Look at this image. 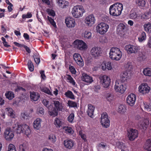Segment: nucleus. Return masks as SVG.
I'll return each instance as SVG.
<instances>
[{
  "mask_svg": "<svg viewBox=\"0 0 151 151\" xmlns=\"http://www.w3.org/2000/svg\"><path fill=\"white\" fill-rule=\"evenodd\" d=\"M57 3L61 8H64L68 5V2L66 1L63 0H58Z\"/></svg>",
  "mask_w": 151,
  "mask_h": 151,
  "instance_id": "obj_25",
  "label": "nucleus"
},
{
  "mask_svg": "<svg viewBox=\"0 0 151 151\" xmlns=\"http://www.w3.org/2000/svg\"><path fill=\"white\" fill-rule=\"evenodd\" d=\"M149 122L147 121L145 122H139L138 123V125L139 127L141 129H146L149 124Z\"/></svg>",
  "mask_w": 151,
  "mask_h": 151,
  "instance_id": "obj_31",
  "label": "nucleus"
},
{
  "mask_svg": "<svg viewBox=\"0 0 151 151\" xmlns=\"http://www.w3.org/2000/svg\"><path fill=\"white\" fill-rule=\"evenodd\" d=\"M49 14L50 16L54 17L55 15V11L52 10H50L48 11Z\"/></svg>",
  "mask_w": 151,
  "mask_h": 151,
  "instance_id": "obj_63",
  "label": "nucleus"
},
{
  "mask_svg": "<svg viewBox=\"0 0 151 151\" xmlns=\"http://www.w3.org/2000/svg\"><path fill=\"white\" fill-rule=\"evenodd\" d=\"M91 53L94 57L99 56L102 53L101 49L99 47H94L91 49Z\"/></svg>",
  "mask_w": 151,
  "mask_h": 151,
  "instance_id": "obj_15",
  "label": "nucleus"
},
{
  "mask_svg": "<svg viewBox=\"0 0 151 151\" xmlns=\"http://www.w3.org/2000/svg\"><path fill=\"white\" fill-rule=\"evenodd\" d=\"M1 39L3 41L2 43L4 47H10V45L8 44L7 42L6 41L4 37H2Z\"/></svg>",
  "mask_w": 151,
  "mask_h": 151,
  "instance_id": "obj_53",
  "label": "nucleus"
},
{
  "mask_svg": "<svg viewBox=\"0 0 151 151\" xmlns=\"http://www.w3.org/2000/svg\"><path fill=\"white\" fill-rule=\"evenodd\" d=\"M126 107L125 105H120L118 109V112L121 114H123L126 112Z\"/></svg>",
  "mask_w": 151,
  "mask_h": 151,
  "instance_id": "obj_33",
  "label": "nucleus"
},
{
  "mask_svg": "<svg viewBox=\"0 0 151 151\" xmlns=\"http://www.w3.org/2000/svg\"><path fill=\"white\" fill-rule=\"evenodd\" d=\"M12 129L17 133H22L28 137L31 132V130L28 126L26 124H19L17 122L13 125Z\"/></svg>",
  "mask_w": 151,
  "mask_h": 151,
  "instance_id": "obj_1",
  "label": "nucleus"
},
{
  "mask_svg": "<svg viewBox=\"0 0 151 151\" xmlns=\"http://www.w3.org/2000/svg\"><path fill=\"white\" fill-rule=\"evenodd\" d=\"M73 59L77 64L80 66L82 67L84 65L83 60L80 54L75 53L73 55Z\"/></svg>",
  "mask_w": 151,
  "mask_h": 151,
  "instance_id": "obj_14",
  "label": "nucleus"
},
{
  "mask_svg": "<svg viewBox=\"0 0 151 151\" xmlns=\"http://www.w3.org/2000/svg\"><path fill=\"white\" fill-rule=\"evenodd\" d=\"M74 114L73 113L71 114L68 117V121L70 122H72L74 119Z\"/></svg>",
  "mask_w": 151,
  "mask_h": 151,
  "instance_id": "obj_54",
  "label": "nucleus"
},
{
  "mask_svg": "<svg viewBox=\"0 0 151 151\" xmlns=\"http://www.w3.org/2000/svg\"><path fill=\"white\" fill-rule=\"evenodd\" d=\"M14 134L13 132L9 128L6 129L4 133V137L7 141L11 140L14 137Z\"/></svg>",
  "mask_w": 151,
  "mask_h": 151,
  "instance_id": "obj_11",
  "label": "nucleus"
},
{
  "mask_svg": "<svg viewBox=\"0 0 151 151\" xmlns=\"http://www.w3.org/2000/svg\"><path fill=\"white\" fill-rule=\"evenodd\" d=\"M73 43L78 45L77 48L80 50H85L87 47L86 44L82 40H76Z\"/></svg>",
  "mask_w": 151,
  "mask_h": 151,
  "instance_id": "obj_13",
  "label": "nucleus"
},
{
  "mask_svg": "<svg viewBox=\"0 0 151 151\" xmlns=\"http://www.w3.org/2000/svg\"><path fill=\"white\" fill-rule=\"evenodd\" d=\"M130 76V74L127 73V71L124 72L122 76V78H126Z\"/></svg>",
  "mask_w": 151,
  "mask_h": 151,
  "instance_id": "obj_62",
  "label": "nucleus"
},
{
  "mask_svg": "<svg viewBox=\"0 0 151 151\" xmlns=\"http://www.w3.org/2000/svg\"><path fill=\"white\" fill-rule=\"evenodd\" d=\"M136 3L138 6L143 7L145 6L146 2L145 0H136Z\"/></svg>",
  "mask_w": 151,
  "mask_h": 151,
  "instance_id": "obj_35",
  "label": "nucleus"
},
{
  "mask_svg": "<svg viewBox=\"0 0 151 151\" xmlns=\"http://www.w3.org/2000/svg\"><path fill=\"white\" fill-rule=\"evenodd\" d=\"M33 57L36 63L37 64H39L40 62V60L38 55L37 54L34 55Z\"/></svg>",
  "mask_w": 151,
  "mask_h": 151,
  "instance_id": "obj_50",
  "label": "nucleus"
},
{
  "mask_svg": "<svg viewBox=\"0 0 151 151\" xmlns=\"http://www.w3.org/2000/svg\"><path fill=\"white\" fill-rule=\"evenodd\" d=\"M127 132L128 137L130 141L134 140L138 137V131L135 129L130 128L129 130H128Z\"/></svg>",
  "mask_w": 151,
  "mask_h": 151,
  "instance_id": "obj_7",
  "label": "nucleus"
},
{
  "mask_svg": "<svg viewBox=\"0 0 151 151\" xmlns=\"http://www.w3.org/2000/svg\"><path fill=\"white\" fill-rule=\"evenodd\" d=\"M67 79L69 81V82L72 85H75L76 83L71 76L69 74H67Z\"/></svg>",
  "mask_w": 151,
  "mask_h": 151,
  "instance_id": "obj_43",
  "label": "nucleus"
},
{
  "mask_svg": "<svg viewBox=\"0 0 151 151\" xmlns=\"http://www.w3.org/2000/svg\"><path fill=\"white\" fill-rule=\"evenodd\" d=\"M130 17L131 19H135L137 18V14L135 12L131 13L130 14Z\"/></svg>",
  "mask_w": 151,
  "mask_h": 151,
  "instance_id": "obj_58",
  "label": "nucleus"
},
{
  "mask_svg": "<svg viewBox=\"0 0 151 151\" xmlns=\"http://www.w3.org/2000/svg\"><path fill=\"white\" fill-rule=\"evenodd\" d=\"M85 12L83 7L81 5H77L73 7L72 9V13L73 16L76 18H78L83 15Z\"/></svg>",
  "mask_w": 151,
  "mask_h": 151,
  "instance_id": "obj_4",
  "label": "nucleus"
},
{
  "mask_svg": "<svg viewBox=\"0 0 151 151\" xmlns=\"http://www.w3.org/2000/svg\"><path fill=\"white\" fill-rule=\"evenodd\" d=\"M144 147L147 150L151 151V139L147 140Z\"/></svg>",
  "mask_w": 151,
  "mask_h": 151,
  "instance_id": "obj_29",
  "label": "nucleus"
},
{
  "mask_svg": "<svg viewBox=\"0 0 151 151\" xmlns=\"http://www.w3.org/2000/svg\"><path fill=\"white\" fill-rule=\"evenodd\" d=\"M40 73L42 78L45 79L46 78V76L44 73V70H41L40 72Z\"/></svg>",
  "mask_w": 151,
  "mask_h": 151,
  "instance_id": "obj_64",
  "label": "nucleus"
},
{
  "mask_svg": "<svg viewBox=\"0 0 151 151\" xmlns=\"http://www.w3.org/2000/svg\"><path fill=\"white\" fill-rule=\"evenodd\" d=\"M82 80L86 82L91 83L93 81L92 77L85 73H83L81 77Z\"/></svg>",
  "mask_w": 151,
  "mask_h": 151,
  "instance_id": "obj_20",
  "label": "nucleus"
},
{
  "mask_svg": "<svg viewBox=\"0 0 151 151\" xmlns=\"http://www.w3.org/2000/svg\"><path fill=\"white\" fill-rule=\"evenodd\" d=\"M69 69L72 74H75L76 73V71L75 68L73 66L70 65L69 66Z\"/></svg>",
  "mask_w": 151,
  "mask_h": 151,
  "instance_id": "obj_56",
  "label": "nucleus"
},
{
  "mask_svg": "<svg viewBox=\"0 0 151 151\" xmlns=\"http://www.w3.org/2000/svg\"><path fill=\"white\" fill-rule=\"evenodd\" d=\"M125 49L129 53L136 54L140 50V48L137 46L129 45L125 46Z\"/></svg>",
  "mask_w": 151,
  "mask_h": 151,
  "instance_id": "obj_8",
  "label": "nucleus"
},
{
  "mask_svg": "<svg viewBox=\"0 0 151 151\" xmlns=\"http://www.w3.org/2000/svg\"><path fill=\"white\" fill-rule=\"evenodd\" d=\"M30 98L34 101H37L40 97L39 95H30Z\"/></svg>",
  "mask_w": 151,
  "mask_h": 151,
  "instance_id": "obj_52",
  "label": "nucleus"
},
{
  "mask_svg": "<svg viewBox=\"0 0 151 151\" xmlns=\"http://www.w3.org/2000/svg\"><path fill=\"white\" fill-rule=\"evenodd\" d=\"M109 57L112 60H119L122 56V52L120 49L117 47H113L110 50Z\"/></svg>",
  "mask_w": 151,
  "mask_h": 151,
  "instance_id": "obj_3",
  "label": "nucleus"
},
{
  "mask_svg": "<svg viewBox=\"0 0 151 151\" xmlns=\"http://www.w3.org/2000/svg\"><path fill=\"white\" fill-rule=\"evenodd\" d=\"M65 23L69 28L74 27L75 25V20L71 17H68L65 19Z\"/></svg>",
  "mask_w": 151,
  "mask_h": 151,
  "instance_id": "obj_16",
  "label": "nucleus"
},
{
  "mask_svg": "<svg viewBox=\"0 0 151 151\" xmlns=\"http://www.w3.org/2000/svg\"><path fill=\"white\" fill-rule=\"evenodd\" d=\"M84 37L86 39H89L91 37V33L88 31H86L84 34Z\"/></svg>",
  "mask_w": 151,
  "mask_h": 151,
  "instance_id": "obj_45",
  "label": "nucleus"
},
{
  "mask_svg": "<svg viewBox=\"0 0 151 151\" xmlns=\"http://www.w3.org/2000/svg\"><path fill=\"white\" fill-rule=\"evenodd\" d=\"M144 29L146 32L149 33H151V23L148 22L145 24L143 26Z\"/></svg>",
  "mask_w": 151,
  "mask_h": 151,
  "instance_id": "obj_32",
  "label": "nucleus"
},
{
  "mask_svg": "<svg viewBox=\"0 0 151 151\" xmlns=\"http://www.w3.org/2000/svg\"><path fill=\"white\" fill-rule=\"evenodd\" d=\"M28 67L29 70L32 72L34 70V66L30 60H29L28 61Z\"/></svg>",
  "mask_w": 151,
  "mask_h": 151,
  "instance_id": "obj_37",
  "label": "nucleus"
},
{
  "mask_svg": "<svg viewBox=\"0 0 151 151\" xmlns=\"http://www.w3.org/2000/svg\"><path fill=\"white\" fill-rule=\"evenodd\" d=\"M53 102L55 107L56 109V110L59 111H62L63 108L62 104L58 101H54Z\"/></svg>",
  "mask_w": 151,
  "mask_h": 151,
  "instance_id": "obj_26",
  "label": "nucleus"
},
{
  "mask_svg": "<svg viewBox=\"0 0 151 151\" xmlns=\"http://www.w3.org/2000/svg\"><path fill=\"white\" fill-rule=\"evenodd\" d=\"M22 91L23 92H25L26 91V90L22 88V87L20 86H17V88L15 89V91Z\"/></svg>",
  "mask_w": 151,
  "mask_h": 151,
  "instance_id": "obj_60",
  "label": "nucleus"
},
{
  "mask_svg": "<svg viewBox=\"0 0 151 151\" xmlns=\"http://www.w3.org/2000/svg\"><path fill=\"white\" fill-rule=\"evenodd\" d=\"M6 110L8 112V115L10 116H13L14 113L13 110L12 108H7L6 109Z\"/></svg>",
  "mask_w": 151,
  "mask_h": 151,
  "instance_id": "obj_48",
  "label": "nucleus"
},
{
  "mask_svg": "<svg viewBox=\"0 0 151 151\" xmlns=\"http://www.w3.org/2000/svg\"><path fill=\"white\" fill-rule=\"evenodd\" d=\"M56 137L55 135L53 134H50L48 137V139L52 143H54L56 141Z\"/></svg>",
  "mask_w": 151,
  "mask_h": 151,
  "instance_id": "obj_38",
  "label": "nucleus"
},
{
  "mask_svg": "<svg viewBox=\"0 0 151 151\" xmlns=\"http://www.w3.org/2000/svg\"><path fill=\"white\" fill-rule=\"evenodd\" d=\"M42 103L48 109V108L50 107V106L49 105V101L46 99L43 100L42 101Z\"/></svg>",
  "mask_w": 151,
  "mask_h": 151,
  "instance_id": "obj_59",
  "label": "nucleus"
},
{
  "mask_svg": "<svg viewBox=\"0 0 151 151\" xmlns=\"http://www.w3.org/2000/svg\"><path fill=\"white\" fill-rule=\"evenodd\" d=\"M109 27V25L107 24L101 22L96 26V30L100 34L104 35L107 32Z\"/></svg>",
  "mask_w": 151,
  "mask_h": 151,
  "instance_id": "obj_5",
  "label": "nucleus"
},
{
  "mask_svg": "<svg viewBox=\"0 0 151 151\" xmlns=\"http://www.w3.org/2000/svg\"><path fill=\"white\" fill-rule=\"evenodd\" d=\"M47 19L51 25H52L54 27H56L55 22L53 19H52L51 17L49 16L47 17Z\"/></svg>",
  "mask_w": 151,
  "mask_h": 151,
  "instance_id": "obj_51",
  "label": "nucleus"
},
{
  "mask_svg": "<svg viewBox=\"0 0 151 151\" xmlns=\"http://www.w3.org/2000/svg\"><path fill=\"white\" fill-rule=\"evenodd\" d=\"M106 147V143L103 142H101L98 144L97 145V147L98 150H99L101 148L105 149Z\"/></svg>",
  "mask_w": 151,
  "mask_h": 151,
  "instance_id": "obj_39",
  "label": "nucleus"
},
{
  "mask_svg": "<svg viewBox=\"0 0 151 151\" xmlns=\"http://www.w3.org/2000/svg\"><path fill=\"white\" fill-rule=\"evenodd\" d=\"M135 95H129L127 98V102L130 105H134L136 100Z\"/></svg>",
  "mask_w": 151,
  "mask_h": 151,
  "instance_id": "obj_19",
  "label": "nucleus"
},
{
  "mask_svg": "<svg viewBox=\"0 0 151 151\" xmlns=\"http://www.w3.org/2000/svg\"><path fill=\"white\" fill-rule=\"evenodd\" d=\"M146 39V33L144 32H141V34L138 37V40L139 42H141L145 41Z\"/></svg>",
  "mask_w": 151,
  "mask_h": 151,
  "instance_id": "obj_30",
  "label": "nucleus"
},
{
  "mask_svg": "<svg viewBox=\"0 0 151 151\" xmlns=\"http://www.w3.org/2000/svg\"><path fill=\"white\" fill-rule=\"evenodd\" d=\"M63 144L65 147L69 149H72L75 145L74 142L71 139H67L65 140Z\"/></svg>",
  "mask_w": 151,
  "mask_h": 151,
  "instance_id": "obj_18",
  "label": "nucleus"
},
{
  "mask_svg": "<svg viewBox=\"0 0 151 151\" xmlns=\"http://www.w3.org/2000/svg\"><path fill=\"white\" fill-rule=\"evenodd\" d=\"M105 66L106 67V68L108 70H111L112 68L110 62H108L105 64Z\"/></svg>",
  "mask_w": 151,
  "mask_h": 151,
  "instance_id": "obj_61",
  "label": "nucleus"
},
{
  "mask_svg": "<svg viewBox=\"0 0 151 151\" xmlns=\"http://www.w3.org/2000/svg\"><path fill=\"white\" fill-rule=\"evenodd\" d=\"M41 120L40 118H37L34 121L33 126L35 128L38 129L40 127Z\"/></svg>",
  "mask_w": 151,
  "mask_h": 151,
  "instance_id": "obj_24",
  "label": "nucleus"
},
{
  "mask_svg": "<svg viewBox=\"0 0 151 151\" xmlns=\"http://www.w3.org/2000/svg\"><path fill=\"white\" fill-rule=\"evenodd\" d=\"M139 91L143 94L148 93L150 91V88L146 83H143L139 87Z\"/></svg>",
  "mask_w": 151,
  "mask_h": 151,
  "instance_id": "obj_12",
  "label": "nucleus"
},
{
  "mask_svg": "<svg viewBox=\"0 0 151 151\" xmlns=\"http://www.w3.org/2000/svg\"><path fill=\"white\" fill-rule=\"evenodd\" d=\"M101 123L103 127L107 128L110 125V121L108 118V115L106 112L102 113L101 118Z\"/></svg>",
  "mask_w": 151,
  "mask_h": 151,
  "instance_id": "obj_6",
  "label": "nucleus"
},
{
  "mask_svg": "<svg viewBox=\"0 0 151 151\" xmlns=\"http://www.w3.org/2000/svg\"><path fill=\"white\" fill-rule=\"evenodd\" d=\"M54 124L56 126L60 127L62 125V123L60 119L56 118L55 120Z\"/></svg>",
  "mask_w": 151,
  "mask_h": 151,
  "instance_id": "obj_41",
  "label": "nucleus"
},
{
  "mask_svg": "<svg viewBox=\"0 0 151 151\" xmlns=\"http://www.w3.org/2000/svg\"><path fill=\"white\" fill-rule=\"evenodd\" d=\"M95 19L93 15L92 14L90 15L86 18L85 22L89 26H91L94 24Z\"/></svg>",
  "mask_w": 151,
  "mask_h": 151,
  "instance_id": "obj_17",
  "label": "nucleus"
},
{
  "mask_svg": "<svg viewBox=\"0 0 151 151\" xmlns=\"http://www.w3.org/2000/svg\"><path fill=\"white\" fill-rule=\"evenodd\" d=\"M138 60L139 61H144L146 58L145 55L142 52H141L139 55Z\"/></svg>",
  "mask_w": 151,
  "mask_h": 151,
  "instance_id": "obj_42",
  "label": "nucleus"
},
{
  "mask_svg": "<svg viewBox=\"0 0 151 151\" xmlns=\"http://www.w3.org/2000/svg\"><path fill=\"white\" fill-rule=\"evenodd\" d=\"M105 97L107 100L110 102L112 100L114 99V95H105Z\"/></svg>",
  "mask_w": 151,
  "mask_h": 151,
  "instance_id": "obj_55",
  "label": "nucleus"
},
{
  "mask_svg": "<svg viewBox=\"0 0 151 151\" xmlns=\"http://www.w3.org/2000/svg\"><path fill=\"white\" fill-rule=\"evenodd\" d=\"M7 151H16L14 145L12 144H10L8 147Z\"/></svg>",
  "mask_w": 151,
  "mask_h": 151,
  "instance_id": "obj_44",
  "label": "nucleus"
},
{
  "mask_svg": "<svg viewBox=\"0 0 151 151\" xmlns=\"http://www.w3.org/2000/svg\"><path fill=\"white\" fill-rule=\"evenodd\" d=\"M48 112L49 114L52 117H55L57 116L58 111L56 109L53 108L52 106L50 105L48 108Z\"/></svg>",
  "mask_w": 151,
  "mask_h": 151,
  "instance_id": "obj_22",
  "label": "nucleus"
},
{
  "mask_svg": "<svg viewBox=\"0 0 151 151\" xmlns=\"http://www.w3.org/2000/svg\"><path fill=\"white\" fill-rule=\"evenodd\" d=\"M68 104L70 107H75L77 106V104L75 102L71 101H68Z\"/></svg>",
  "mask_w": 151,
  "mask_h": 151,
  "instance_id": "obj_46",
  "label": "nucleus"
},
{
  "mask_svg": "<svg viewBox=\"0 0 151 151\" xmlns=\"http://www.w3.org/2000/svg\"><path fill=\"white\" fill-rule=\"evenodd\" d=\"M14 44L15 45L17 46L18 47H24L26 50V51L29 53L31 52V50L27 46L23 44H21L16 42H14Z\"/></svg>",
  "mask_w": 151,
  "mask_h": 151,
  "instance_id": "obj_27",
  "label": "nucleus"
},
{
  "mask_svg": "<svg viewBox=\"0 0 151 151\" xmlns=\"http://www.w3.org/2000/svg\"><path fill=\"white\" fill-rule=\"evenodd\" d=\"M123 9V5L120 3H116L111 5L109 8V13L111 15L117 17L120 15Z\"/></svg>",
  "mask_w": 151,
  "mask_h": 151,
  "instance_id": "obj_2",
  "label": "nucleus"
},
{
  "mask_svg": "<svg viewBox=\"0 0 151 151\" xmlns=\"http://www.w3.org/2000/svg\"><path fill=\"white\" fill-rule=\"evenodd\" d=\"M32 17V14L31 12H28L26 14H23L22 15V19L29 18Z\"/></svg>",
  "mask_w": 151,
  "mask_h": 151,
  "instance_id": "obj_49",
  "label": "nucleus"
},
{
  "mask_svg": "<svg viewBox=\"0 0 151 151\" xmlns=\"http://www.w3.org/2000/svg\"><path fill=\"white\" fill-rule=\"evenodd\" d=\"M143 73L145 76H151V68H144L143 71Z\"/></svg>",
  "mask_w": 151,
  "mask_h": 151,
  "instance_id": "obj_34",
  "label": "nucleus"
},
{
  "mask_svg": "<svg viewBox=\"0 0 151 151\" xmlns=\"http://www.w3.org/2000/svg\"><path fill=\"white\" fill-rule=\"evenodd\" d=\"M19 151H28V147L27 145L25 144H23L19 145Z\"/></svg>",
  "mask_w": 151,
  "mask_h": 151,
  "instance_id": "obj_36",
  "label": "nucleus"
},
{
  "mask_svg": "<svg viewBox=\"0 0 151 151\" xmlns=\"http://www.w3.org/2000/svg\"><path fill=\"white\" fill-rule=\"evenodd\" d=\"M94 109L95 107L93 106L90 104L88 105L87 113L89 116L91 117H93Z\"/></svg>",
  "mask_w": 151,
  "mask_h": 151,
  "instance_id": "obj_23",
  "label": "nucleus"
},
{
  "mask_svg": "<svg viewBox=\"0 0 151 151\" xmlns=\"http://www.w3.org/2000/svg\"><path fill=\"white\" fill-rule=\"evenodd\" d=\"M128 26L125 23H120L118 25L117 30L118 32L124 33L128 29Z\"/></svg>",
  "mask_w": 151,
  "mask_h": 151,
  "instance_id": "obj_21",
  "label": "nucleus"
},
{
  "mask_svg": "<svg viewBox=\"0 0 151 151\" xmlns=\"http://www.w3.org/2000/svg\"><path fill=\"white\" fill-rule=\"evenodd\" d=\"M151 16V13L149 10L148 11L142 14L141 17V19L146 20L149 19L150 17Z\"/></svg>",
  "mask_w": 151,
  "mask_h": 151,
  "instance_id": "obj_28",
  "label": "nucleus"
},
{
  "mask_svg": "<svg viewBox=\"0 0 151 151\" xmlns=\"http://www.w3.org/2000/svg\"><path fill=\"white\" fill-rule=\"evenodd\" d=\"M37 112L38 114L43 115L44 114V109L42 107H39L37 109Z\"/></svg>",
  "mask_w": 151,
  "mask_h": 151,
  "instance_id": "obj_57",
  "label": "nucleus"
},
{
  "mask_svg": "<svg viewBox=\"0 0 151 151\" xmlns=\"http://www.w3.org/2000/svg\"><path fill=\"white\" fill-rule=\"evenodd\" d=\"M100 82L104 88H108L109 86L111 81L110 78L106 75L101 76L99 77Z\"/></svg>",
  "mask_w": 151,
  "mask_h": 151,
  "instance_id": "obj_9",
  "label": "nucleus"
},
{
  "mask_svg": "<svg viewBox=\"0 0 151 151\" xmlns=\"http://www.w3.org/2000/svg\"><path fill=\"white\" fill-rule=\"evenodd\" d=\"M114 89L116 91L123 93L126 90V88L123 85L122 83L119 82L117 80L115 82Z\"/></svg>",
  "mask_w": 151,
  "mask_h": 151,
  "instance_id": "obj_10",
  "label": "nucleus"
},
{
  "mask_svg": "<svg viewBox=\"0 0 151 151\" xmlns=\"http://www.w3.org/2000/svg\"><path fill=\"white\" fill-rule=\"evenodd\" d=\"M40 89L41 91L42 92L47 93L48 94H52L49 89L46 87H44L43 88H41Z\"/></svg>",
  "mask_w": 151,
  "mask_h": 151,
  "instance_id": "obj_47",
  "label": "nucleus"
},
{
  "mask_svg": "<svg viewBox=\"0 0 151 151\" xmlns=\"http://www.w3.org/2000/svg\"><path fill=\"white\" fill-rule=\"evenodd\" d=\"M63 129L66 133L72 134L73 132V130L70 127H63Z\"/></svg>",
  "mask_w": 151,
  "mask_h": 151,
  "instance_id": "obj_40",
  "label": "nucleus"
}]
</instances>
